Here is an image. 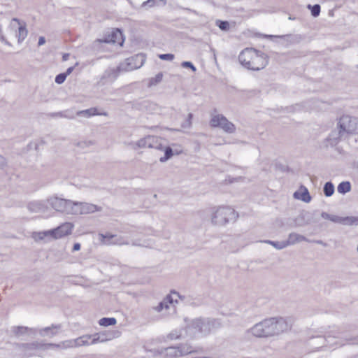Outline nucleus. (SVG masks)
<instances>
[{"label": "nucleus", "mask_w": 358, "mask_h": 358, "mask_svg": "<svg viewBox=\"0 0 358 358\" xmlns=\"http://www.w3.org/2000/svg\"><path fill=\"white\" fill-rule=\"evenodd\" d=\"M290 328L283 317H270L257 323L249 331L257 338H268L282 334Z\"/></svg>", "instance_id": "nucleus-1"}, {"label": "nucleus", "mask_w": 358, "mask_h": 358, "mask_svg": "<svg viewBox=\"0 0 358 358\" xmlns=\"http://www.w3.org/2000/svg\"><path fill=\"white\" fill-rule=\"evenodd\" d=\"M238 60L248 69L259 71L268 64V57L262 51L248 48L241 51Z\"/></svg>", "instance_id": "nucleus-2"}, {"label": "nucleus", "mask_w": 358, "mask_h": 358, "mask_svg": "<svg viewBox=\"0 0 358 358\" xmlns=\"http://www.w3.org/2000/svg\"><path fill=\"white\" fill-rule=\"evenodd\" d=\"M238 214L232 208L227 206L219 207L213 214L212 223L215 225L223 226L229 222H235Z\"/></svg>", "instance_id": "nucleus-3"}, {"label": "nucleus", "mask_w": 358, "mask_h": 358, "mask_svg": "<svg viewBox=\"0 0 358 358\" xmlns=\"http://www.w3.org/2000/svg\"><path fill=\"white\" fill-rule=\"evenodd\" d=\"M89 336H83L76 339L66 340L57 344L44 343V349L47 350L50 348L66 349L89 345Z\"/></svg>", "instance_id": "nucleus-4"}, {"label": "nucleus", "mask_w": 358, "mask_h": 358, "mask_svg": "<svg viewBox=\"0 0 358 358\" xmlns=\"http://www.w3.org/2000/svg\"><path fill=\"white\" fill-rule=\"evenodd\" d=\"M209 124L211 127H219L228 134H233L236 131L235 125L222 114L213 115Z\"/></svg>", "instance_id": "nucleus-5"}, {"label": "nucleus", "mask_w": 358, "mask_h": 358, "mask_svg": "<svg viewBox=\"0 0 358 358\" xmlns=\"http://www.w3.org/2000/svg\"><path fill=\"white\" fill-rule=\"evenodd\" d=\"M99 241L101 244L111 245H128L129 242L128 239L122 236L117 234H113L110 232H106L105 234H99Z\"/></svg>", "instance_id": "nucleus-6"}, {"label": "nucleus", "mask_w": 358, "mask_h": 358, "mask_svg": "<svg viewBox=\"0 0 358 358\" xmlns=\"http://www.w3.org/2000/svg\"><path fill=\"white\" fill-rule=\"evenodd\" d=\"M15 348L22 358H28L35 355L34 351L43 348L44 343L34 341L29 343H15Z\"/></svg>", "instance_id": "nucleus-7"}, {"label": "nucleus", "mask_w": 358, "mask_h": 358, "mask_svg": "<svg viewBox=\"0 0 358 358\" xmlns=\"http://www.w3.org/2000/svg\"><path fill=\"white\" fill-rule=\"evenodd\" d=\"M159 140L155 136H147L144 138L139 139L136 143H131L132 147L134 150L138 148H156L157 150L162 149V145L159 142Z\"/></svg>", "instance_id": "nucleus-8"}, {"label": "nucleus", "mask_w": 358, "mask_h": 358, "mask_svg": "<svg viewBox=\"0 0 358 358\" xmlns=\"http://www.w3.org/2000/svg\"><path fill=\"white\" fill-rule=\"evenodd\" d=\"M321 216L322 218L329 220L334 223H338L348 226H358V216L341 217L336 215L329 214L326 212L322 213Z\"/></svg>", "instance_id": "nucleus-9"}, {"label": "nucleus", "mask_w": 358, "mask_h": 358, "mask_svg": "<svg viewBox=\"0 0 358 358\" xmlns=\"http://www.w3.org/2000/svg\"><path fill=\"white\" fill-rule=\"evenodd\" d=\"M54 204L73 205L72 215L87 214L96 211L97 207L92 203H53Z\"/></svg>", "instance_id": "nucleus-10"}, {"label": "nucleus", "mask_w": 358, "mask_h": 358, "mask_svg": "<svg viewBox=\"0 0 358 358\" xmlns=\"http://www.w3.org/2000/svg\"><path fill=\"white\" fill-rule=\"evenodd\" d=\"M177 298L183 299L178 292L176 291H171L170 294L167 295L163 301L159 302L158 305L153 308L157 311L161 312L164 308L168 309L169 308V305L173 303V302H178Z\"/></svg>", "instance_id": "nucleus-11"}, {"label": "nucleus", "mask_w": 358, "mask_h": 358, "mask_svg": "<svg viewBox=\"0 0 358 358\" xmlns=\"http://www.w3.org/2000/svg\"><path fill=\"white\" fill-rule=\"evenodd\" d=\"M208 318H196L192 321L189 327L204 336L209 334Z\"/></svg>", "instance_id": "nucleus-12"}, {"label": "nucleus", "mask_w": 358, "mask_h": 358, "mask_svg": "<svg viewBox=\"0 0 358 358\" xmlns=\"http://www.w3.org/2000/svg\"><path fill=\"white\" fill-rule=\"evenodd\" d=\"M73 228V225L69 222L61 224L58 227L50 230L51 238L57 239L65 236L71 234Z\"/></svg>", "instance_id": "nucleus-13"}, {"label": "nucleus", "mask_w": 358, "mask_h": 358, "mask_svg": "<svg viewBox=\"0 0 358 358\" xmlns=\"http://www.w3.org/2000/svg\"><path fill=\"white\" fill-rule=\"evenodd\" d=\"M86 336L90 337L89 344H94L98 342H105L111 340L113 338L111 333H99Z\"/></svg>", "instance_id": "nucleus-14"}, {"label": "nucleus", "mask_w": 358, "mask_h": 358, "mask_svg": "<svg viewBox=\"0 0 358 358\" xmlns=\"http://www.w3.org/2000/svg\"><path fill=\"white\" fill-rule=\"evenodd\" d=\"M12 21L16 22L19 24L17 37V42L21 43L25 39L28 34V31L26 28V23L17 18H13Z\"/></svg>", "instance_id": "nucleus-15"}, {"label": "nucleus", "mask_w": 358, "mask_h": 358, "mask_svg": "<svg viewBox=\"0 0 358 358\" xmlns=\"http://www.w3.org/2000/svg\"><path fill=\"white\" fill-rule=\"evenodd\" d=\"M179 349V355L180 357L187 355L193 352H201L202 349L197 347H193L188 343H182L178 345Z\"/></svg>", "instance_id": "nucleus-16"}, {"label": "nucleus", "mask_w": 358, "mask_h": 358, "mask_svg": "<svg viewBox=\"0 0 358 358\" xmlns=\"http://www.w3.org/2000/svg\"><path fill=\"white\" fill-rule=\"evenodd\" d=\"M104 41L106 43H119L122 45L123 43L122 33L118 29L113 30L106 37Z\"/></svg>", "instance_id": "nucleus-17"}, {"label": "nucleus", "mask_w": 358, "mask_h": 358, "mask_svg": "<svg viewBox=\"0 0 358 358\" xmlns=\"http://www.w3.org/2000/svg\"><path fill=\"white\" fill-rule=\"evenodd\" d=\"M293 197L297 200H301L302 201H310L311 196L309 194L308 189L301 185L299 189L293 194Z\"/></svg>", "instance_id": "nucleus-18"}, {"label": "nucleus", "mask_w": 358, "mask_h": 358, "mask_svg": "<svg viewBox=\"0 0 358 358\" xmlns=\"http://www.w3.org/2000/svg\"><path fill=\"white\" fill-rule=\"evenodd\" d=\"M76 115L78 116H84L85 117H90L94 115H103L108 116L107 112H99L96 108H90L89 109L77 111Z\"/></svg>", "instance_id": "nucleus-19"}, {"label": "nucleus", "mask_w": 358, "mask_h": 358, "mask_svg": "<svg viewBox=\"0 0 358 358\" xmlns=\"http://www.w3.org/2000/svg\"><path fill=\"white\" fill-rule=\"evenodd\" d=\"M62 328V324H52L50 327H45L38 330L41 336H44V333L54 336L58 334V330Z\"/></svg>", "instance_id": "nucleus-20"}, {"label": "nucleus", "mask_w": 358, "mask_h": 358, "mask_svg": "<svg viewBox=\"0 0 358 358\" xmlns=\"http://www.w3.org/2000/svg\"><path fill=\"white\" fill-rule=\"evenodd\" d=\"M301 241H308L311 242L310 241L308 240L305 236L300 235L296 233H291L289 234L287 240L286 241L287 245H294L296 243L301 242Z\"/></svg>", "instance_id": "nucleus-21"}, {"label": "nucleus", "mask_w": 358, "mask_h": 358, "mask_svg": "<svg viewBox=\"0 0 358 358\" xmlns=\"http://www.w3.org/2000/svg\"><path fill=\"white\" fill-rule=\"evenodd\" d=\"M36 331L37 330L36 329L29 328L27 327H23V326L13 327L12 328L13 333L17 336L24 334L25 333H27L28 331H30L32 333H36Z\"/></svg>", "instance_id": "nucleus-22"}, {"label": "nucleus", "mask_w": 358, "mask_h": 358, "mask_svg": "<svg viewBox=\"0 0 358 358\" xmlns=\"http://www.w3.org/2000/svg\"><path fill=\"white\" fill-rule=\"evenodd\" d=\"M133 60H134L133 57L127 59V60H126L127 63L125 64V66L121 64L120 66H119L117 67V71H131L135 69L139 68L143 64V62H141L140 66L134 65L131 62Z\"/></svg>", "instance_id": "nucleus-23"}, {"label": "nucleus", "mask_w": 358, "mask_h": 358, "mask_svg": "<svg viewBox=\"0 0 358 358\" xmlns=\"http://www.w3.org/2000/svg\"><path fill=\"white\" fill-rule=\"evenodd\" d=\"M209 334L213 330L219 329L222 327V321L220 319L208 318Z\"/></svg>", "instance_id": "nucleus-24"}, {"label": "nucleus", "mask_w": 358, "mask_h": 358, "mask_svg": "<svg viewBox=\"0 0 358 358\" xmlns=\"http://www.w3.org/2000/svg\"><path fill=\"white\" fill-rule=\"evenodd\" d=\"M178 346H171L165 349L166 355L169 358H176L180 357L179 355Z\"/></svg>", "instance_id": "nucleus-25"}, {"label": "nucleus", "mask_w": 358, "mask_h": 358, "mask_svg": "<svg viewBox=\"0 0 358 358\" xmlns=\"http://www.w3.org/2000/svg\"><path fill=\"white\" fill-rule=\"evenodd\" d=\"M43 203H28L27 208L31 212L39 213L43 211Z\"/></svg>", "instance_id": "nucleus-26"}, {"label": "nucleus", "mask_w": 358, "mask_h": 358, "mask_svg": "<svg viewBox=\"0 0 358 358\" xmlns=\"http://www.w3.org/2000/svg\"><path fill=\"white\" fill-rule=\"evenodd\" d=\"M350 189L351 184L348 181L341 182L337 187L338 192L341 194H345L348 192L350 190Z\"/></svg>", "instance_id": "nucleus-27"}, {"label": "nucleus", "mask_w": 358, "mask_h": 358, "mask_svg": "<svg viewBox=\"0 0 358 358\" xmlns=\"http://www.w3.org/2000/svg\"><path fill=\"white\" fill-rule=\"evenodd\" d=\"M324 194L326 196H331L334 192V186L331 182H327L323 188Z\"/></svg>", "instance_id": "nucleus-28"}, {"label": "nucleus", "mask_w": 358, "mask_h": 358, "mask_svg": "<svg viewBox=\"0 0 358 358\" xmlns=\"http://www.w3.org/2000/svg\"><path fill=\"white\" fill-rule=\"evenodd\" d=\"M264 242L273 245L278 250L283 249L287 246L286 241L279 242V241H270V240H266V241H264Z\"/></svg>", "instance_id": "nucleus-29"}, {"label": "nucleus", "mask_w": 358, "mask_h": 358, "mask_svg": "<svg viewBox=\"0 0 358 358\" xmlns=\"http://www.w3.org/2000/svg\"><path fill=\"white\" fill-rule=\"evenodd\" d=\"M117 321L114 317H103L99 321L101 326L108 327L115 325Z\"/></svg>", "instance_id": "nucleus-30"}, {"label": "nucleus", "mask_w": 358, "mask_h": 358, "mask_svg": "<svg viewBox=\"0 0 358 358\" xmlns=\"http://www.w3.org/2000/svg\"><path fill=\"white\" fill-rule=\"evenodd\" d=\"M34 238L37 241L38 240H43L45 238H51L50 230L35 233Z\"/></svg>", "instance_id": "nucleus-31"}, {"label": "nucleus", "mask_w": 358, "mask_h": 358, "mask_svg": "<svg viewBox=\"0 0 358 358\" xmlns=\"http://www.w3.org/2000/svg\"><path fill=\"white\" fill-rule=\"evenodd\" d=\"M163 73L162 72L158 73L155 77L151 78L149 80V86L156 85L162 80Z\"/></svg>", "instance_id": "nucleus-32"}, {"label": "nucleus", "mask_w": 358, "mask_h": 358, "mask_svg": "<svg viewBox=\"0 0 358 358\" xmlns=\"http://www.w3.org/2000/svg\"><path fill=\"white\" fill-rule=\"evenodd\" d=\"M173 150L171 147H166L164 150V156L159 159L161 162H164L173 156Z\"/></svg>", "instance_id": "nucleus-33"}, {"label": "nucleus", "mask_w": 358, "mask_h": 358, "mask_svg": "<svg viewBox=\"0 0 358 358\" xmlns=\"http://www.w3.org/2000/svg\"><path fill=\"white\" fill-rule=\"evenodd\" d=\"M182 336L181 330L176 329L172 331L167 335V338L169 340L180 339Z\"/></svg>", "instance_id": "nucleus-34"}, {"label": "nucleus", "mask_w": 358, "mask_h": 358, "mask_svg": "<svg viewBox=\"0 0 358 358\" xmlns=\"http://www.w3.org/2000/svg\"><path fill=\"white\" fill-rule=\"evenodd\" d=\"M51 117H66L69 119H72L74 117L73 115H70L69 111H62L57 113H53L50 114Z\"/></svg>", "instance_id": "nucleus-35"}, {"label": "nucleus", "mask_w": 358, "mask_h": 358, "mask_svg": "<svg viewBox=\"0 0 358 358\" xmlns=\"http://www.w3.org/2000/svg\"><path fill=\"white\" fill-rule=\"evenodd\" d=\"M308 8L311 10V15L313 17H317L320 13V6L315 4L314 6L308 5Z\"/></svg>", "instance_id": "nucleus-36"}, {"label": "nucleus", "mask_w": 358, "mask_h": 358, "mask_svg": "<svg viewBox=\"0 0 358 358\" xmlns=\"http://www.w3.org/2000/svg\"><path fill=\"white\" fill-rule=\"evenodd\" d=\"M216 24L222 31H228L230 28L229 23L227 21L217 20Z\"/></svg>", "instance_id": "nucleus-37"}, {"label": "nucleus", "mask_w": 358, "mask_h": 358, "mask_svg": "<svg viewBox=\"0 0 358 358\" xmlns=\"http://www.w3.org/2000/svg\"><path fill=\"white\" fill-rule=\"evenodd\" d=\"M193 118V114L189 113L187 119L182 123L181 126L183 128H189L192 126V120Z\"/></svg>", "instance_id": "nucleus-38"}, {"label": "nucleus", "mask_w": 358, "mask_h": 358, "mask_svg": "<svg viewBox=\"0 0 358 358\" xmlns=\"http://www.w3.org/2000/svg\"><path fill=\"white\" fill-rule=\"evenodd\" d=\"M66 78V74H64V73H59L56 76L55 81L57 84H62Z\"/></svg>", "instance_id": "nucleus-39"}, {"label": "nucleus", "mask_w": 358, "mask_h": 358, "mask_svg": "<svg viewBox=\"0 0 358 358\" xmlns=\"http://www.w3.org/2000/svg\"><path fill=\"white\" fill-rule=\"evenodd\" d=\"M64 206V208L62 210V213L67 215H72V208L73 205H68V204H62Z\"/></svg>", "instance_id": "nucleus-40"}, {"label": "nucleus", "mask_w": 358, "mask_h": 358, "mask_svg": "<svg viewBox=\"0 0 358 358\" xmlns=\"http://www.w3.org/2000/svg\"><path fill=\"white\" fill-rule=\"evenodd\" d=\"M159 57L162 60H169L171 61L174 59V55L167 53V54H161L159 55Z\"/></svg>", "instance_id": "nucleus-41"}, {"label": "nucleus", "mask_w": 358, "mask_h": 358, "mask_svg": "<svg viewBox=\"0 0 358 358\" xmlns=\"http://www.w3.org/2000/svg\"><path fill=\"white\" fill-rule=\"evenodd\" d=\"M181 66L184 68L191 69L193 72H195L196 70V67L194 66V64L191 62H183L181 64Z\"/></svg>", "instance_id": "nucleus-42"}, {"label": "nucleus", "mask_w": 358, "mask_h": 358, "mask_svg": "<svg viewBox=\"0 0 358 358\" xmlns=\"http://www.w3.org/2000/svg\"><path fill=\"white\" fill-rule=\"evenodd\" d=\"M7 165V161L6 159L0 155V170L3 169L4 167H6Z\"/></svg>", "instance_id": "nucleus-43"}, {"label": "nucleus", "mask_w": 358, "mask_h": 358, "mask_svg": "<svg viewBox=\"0 0 358 358\" xmlns=\"http://www.w3.org/2000/svg\"><path fill=\"white\" fill-rule=\"evenodd\" d=\"M50 204L51 205L52 208H53L55 210H57L58 212H61V213H62V208H64V206L63 205L54 204L53 203H50Z\"/></svg>", "instance_id": "nucleus-44"}, {"label": "nucleus", "mask_w": 358, "mask_h": 358, "mask_svg": "<svg viewBox=\"0 0 358 358\" xmlns=\"http://www.w3.org/2000/svg\"><path fill=\"white\" fill-rule=\"evenodd\" d=\"M0 41L3 42L6 45L11 46V43L9 41H8L6 39L5 36L3 35L1 29H0Z\"/></svg>", "instance_id": "nucleus-45"}, {"label": "nucleus", "mask_w": 358, "mask_h": 358, "mask_svg": "<svg viewBox=\"0 0 358 358\" xmlns=\"http://www.w3.org/2000/svg\"><path fill=\"white\" fill-rule=\"evenodd\" d=\"M358 343V338H350L346 339V343L348 344H356Z\"/></svg>", "instance_id": "nucleus-46"}, {"label": "nucleus", "mask_w": 358, "mask_h": 358, "mask_svg": "<svg viewBox=\"0 0 358 358\" xmlns=\"http://www.w3.org/2000/svg\"><path fill=\"white\" fill-rule=\"evenodd\" d=\"M317 338L323 342L326 341L328 343L327 345H329L330 346L333 345V344L330 343V341H329V339L331 338V336H328L327 338H323V337L320 336V337H317Z\"/></svg>", "instance_id": "nucleus-47"}, {"label": "nucleus", "mask_w": 358, "mask_h": 358, "mask_svg": "<svg viewBox=\"0 0 358 358\" xmlns=\"http://www.w3.org/2000/svg\"><path fill=\"white\" fill-rule=\"evenodd\" d=\"M45 43V38L43 36H40L38 38V46L43 45Z\"/></svg>", "instance_id": "nucleus-48"}, {"label": "nucleus", "mask_w": 358, "mask_h": 358, "mask_svg": "<svg viewBox=\"0 0 358 358\" xmlns=\"http://www.w3.org/2000/svg\"><path fill=\"white\" fill-rule=\"evenodd\" d=\"M80 249V244L78 243H76L73 245V251H78Z\"/></svg>", "instance_id": "nucleus-49"}, {"label": "nucleus", "mask_w": 358, "mask_h": 358, "mask_svg": "<svg viewBox=\"0 0 358 358\" xmlns=\"http://www.w3.org/2000/svg\"><path fill=\"white\" fill-rule=\"evenodd\" d=\"M73 69H74L73 66H71V67L68 68L66 69V72L64 73V74H66V76H69V74H71L72 73Z\"/></svg>", "instance_id": "nucleus-50"}, {"label": "nucleus", "mask_w": 358, "mask_h": 358, "mask_svg": "<svg viewBox=\"0 0 358 358\" xmlns=\"http://www.w3.org/2000/svg\"><path fill=\"white\" fill-rule=\"evenodd\" d=\"M54 199L56 200V201H65V202H67V201H72L71 200H69V199H63V198H59L57 196H55L54 197Z\"/></svg>", "instance_id": "nucleus-51"}, {"label": "nucleus", "mask_w": 358, "mask_h": 358, "mask_svg": "<svg viewBox=\"0 0 358 358\" xmlns=\"http://www.w3.org/2000/svg\"><path fill=\"white\" fill-rule=\"evenodd\" d=\"M313 242L316 243L317 244H321V245H326V243H323V241H321V240L313 241Z\"/></svg>", "instance_id": "nucleus-52"}, {"label": "nucleus", "mask_w": 358, "mask_h": 358, "mask_svg": "<svg viewBox=\"0 0 358 358\" xmlns=\"http://www.w3.org/2000/svg\"><path fill=\"white\" fill-rule=\"evenodd\" d=\"M334 344H335V345H340V346H341V345H344V343H338L337 341H336V342H335Z\"/></svg>", "instance_id": "nucleus-53"}, {"label": "nucleus", "mask_w": 358, "mask_h": 358, "mask_svg": "<svg viewBox=\"0 0 358 358\" xmlns=\"http://www.w3.org/2000/svg\"><path fill=\"white\" fill-rule=\"evenodd\" d=\"M266 37H268V38H272V37H274V36H273V35H268V36H266Z\"/></svg>", "instance_id": "nucleus-54"}, {"label": "nucleus", "mask_w": 358, "mask_h": 358, "mask_svg": "<svg viewBox=\"0 0 358 358\" xmlns=\"http://www.w3.org/2000/svg\"><path fill=\"white\" fill-rule=\"evenodd\" d=\"M66 56H67V55H64V56H63L64 59H66Z\"/></svg>", "instance_id": "nucleus-55"}, {"label": "nucleus", "mask_w": 358, "mask_h": 358, "mask_svg": "<svg viewBox=\"0 0 358 358\" xmlns=\"http://www.w3.org/2000/svg\"><path fill=\"white\" fill-rule=\"evenodd\" d=\"M52 198L48 199L47 200V201H51V200H52Z\"/></svg>", "instance_id": "nucleus-56"}, {"label": "nucleus", "mask_w": 358, "mask_h": 358, "mask_svg": "<svg viewBox=\"0 0 358 358\" xmlns=\"http://www.w3.org/2000/svg\"><path fill=\"white\" fill-rule=\"evenodd\" d=\"M136 58H138V57H139V56H138V55H136ZM140 57L143 58V56H140Z\"/></svg>", "instance_id": "nucleus-57"}, {"label": "nucleus", "mask_w": 358, "mask_h": 358, "mask_svg": "<svg viewBox=\"0 0 358 358\" xmlns=\"http://www.w3.org/2000/svg\"><path fill=\"white\" fill-rule=\"evenodd\" d=\"M186 10H189V11H192V10H191V9H189V8H186Z\"/></svg>", "instance_id": "nucleus-58"}, {"label": "nucleus", "mask_w": 358, "mask_h": 358, "mask_svg": "<svg viewBox=\"0 0 358 358\" xmlns=\"http://www.w3.org/2000/svg\"><path fill=\"white\" fill-rule=\"evenodd\" d=\"M133 245H138V244L135 243H133Z\"/></svg>", "instance_id": "nucleus-59"}, {"label": "nucleus", "mask_w": 358, "mask_h": 358, "mask_svg": "<svg viewBox=\"0 0 358 358\" xmlns=\"http://www.w3.org/2000/svg\"><path fill=\"white\" fill-rule=\"evenodd\" d=\"M357 167H358V162H357Z\"/></svg>", "instance_id": "nucleus-60"}]
</instances>
